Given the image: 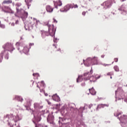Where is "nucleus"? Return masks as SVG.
<instances>
[{"mask_svg":"<svg viewBox=\"0 0 127 127\" xmlns=\"http://www.w3.org/2000/svg\"><path fill=\"white\" fill-rule=\"evenodd\" d=\"M16 13H19V12H20V11H21V10H20L17 7L16 8Z\"/></svg>","mask_w":127,"mask_h":127,"instance_id":"nucleus-32","label":"nucleus"},{"mask_svg":"<svg viewBox=\"0 0 127 127\" xmlns=\"http://www.w3.org/2000/svg\"><path fill=\"white\" fill-rule=\"evenodd\" d=\"M46 9L48 12H52V11H53L54 8L51 6L48 5L46 6Z\"/></svg>","mask_w":127,"mask_h":127,"instance_id":"nucleus-9","label":"nucleus"},{"mask_svg":"<svg viewBox=\"0 0 127 127\" xmlns=\"http://www.w3.org/2000/svg\"><path fill=\"white\" fill-rule=\"evenodd\" d=\"M2 59H3V56H2V53H1L0 55V63L2 62Z\"/></svg>","mask_w":127,"mask_h":127,"instance_id":"nucleus-28","label":"nucleus"},{"mask_svg":"<svg viewBox=\"0 0 127 127\" xmlns=\"http://www.w3.org/2000/svg\"><path fill=\"white\" fill-rule=\"evenodd\" d=\"M114 69L116 72H119V67L118 66H115L114 67Z\"/></svg>","mask_w":127,"mask_h":127,"instance_id":"nucleus-29","label":"nucleus"},{"mask_svg":"<svg viewBox=\"0 0 127 127\" xmlns=\"http://www.w3.org/2000/svg\"><path fill=\"white\" fill-rule=\"evenodd\" d=\"M15 46L17 48L18 50H19V47L20 46V42H17Z\"/></svg>","mask_w":127,"mask_h":127,"instance_id":"nucleus-25","label":"nucleus"},{"mask_svg":"<svg viewBox=\"0 0 127 127\" xmlns=\"http://www.w3.org/2000/svg\"><path fill=\"white\" fill-rule=\"evenodd\" d=\"M53 20H54V22L55 23H57V22H58V21L56 20V19L55 18H53Z\"/></svg>","mask_w":127,"mask_h":127,"instance_id":"nucleus-38","label":"nucleus"},{"mask_svg":"<svg viewBox=\"0 0 127 127\" xmlns=\"http://www.w3.org/2000/svg\"><path fill=\"white\" fill-rule=\"evenodd\" d=\"M53 98V100H54V101H55L56 102H58V101L60 100V98H59V96H58V95L55 94L54 95L52 96Z\"/></svg>","mask_w":127,"mask_h":127,"instance_id":"nucleus-13","label":"nucleus"},{"mask_svg":"<svg viewBox=\"0 0 127 127\" xmlns=\"http://www.w3.org/2000/svg\"><path fill=\"white\" fill-rule=\"evenodd\" d=\"M53 46H54L55 47V48H57V47L55 45H53Z\"/></svg>","mask_w":127,"mask_h":127,"instance_id":"nucleus-48","label":"nucleus"},{"mask_svg":"<svg viewBox=\"0 0 127 127\" xmlns=\"http://www.w3.org/2000/svg\"><path fill=\"white\" fill-rule=\"evenodd\" d=\"M72 5L71 4H68L64 7V11H68L70 8H71Z\"/></svg>","mask_w":127,"mask_h":127,"instance_id":"nucleus-10","label":"nucleus"},{"mask_svg":"<svg viewBox=\"0 0 127 127\" xmlns=\"http://www.w3.org/2000/svg\"><path fill=\"white\" fill-rule=\"evenodd\" d=\"M12 3V0H4L2 2V4H10Z\"/></svg>","mask_w":127,"mask_h":127,"instance_id":"nucleus-12","label":"nucleus"},{"mask_svg":"<svg viewBox=\"0 0 127 127\" xmlns=\"http://www.w3.org/2000/svg\"><path fill=\"white\" fill-rule=\"evenodd\" d=\"M57 3L59 6H62V1L61 0H58L57 2Z\"/></svg>","mask_w":127,"mask_h":127,"instance_id":"nucleus-21","label":"nucleus"},{"mask_svg":"<svg viewBox=\"0 0 127 127\" xmlns=\"http://www.w3.org/2000/svg\"><path fill=\"white\" fill-rule=\"evenodd\" d=\"M93 73V71L92 70H90V71L89 72H85L84 74V76H88V78H84V81H87V80H90V78L91 77V75Z\"/></svg>","mask_w":127,"mask_h":127,"instance_id":"nucleus-7","label":"nucleus"},{"mask_svg":"<svg viewBox=\"0 0 127 127\" xmlns=\"http://www.w3.org/2000/svg\"><path fill=\"white\" fill-rule=\"evenodd\" d=\"M81 77L80 76H78V78L76 79L77 83H79V82H81Z\"/></svg>","mask_w":127,"mask_h":127,"instance_id":"nucleus-30","label":"nucleus"},{"mask_svg":"<svg viewBox=\"0 0 127 127\" xmlns=\"http://www.w3.org/2000/svg\"><path fill=\"white\" fill-rule=\"evenodd\" d=\"M104 5L107 8L111 7V6H112V0H108L105 1L104 3Z\"/></svg>","mask_w":127,"mask_h":127,"instance_id":"nucleus-8","label":"nucleus"},{"mask_svg":"<svg viewBox=\"0 0 127 127\" xmlns=\"http://www.w3.org/2000/svg\"><path fill=\"white\" fill-rule=\"evenodd\" d=\"M88 10H89V11H90V10H90V9H89Z\"/></svg>","mask_w":127,"mask_h":127,"instance_id":"nucleus-57","label":"nucleus"},{"mask_svg":"<svg viewBox=\"0 0 127 127\" xmlns=\"http://www.w3.org/2000/svg\"><path fill=\"white\" fill-rule=\"evenodd\" d=\"M113 75H114V73L112 72L107 73V76H112Z\"/></svg>","mask_w":127,"mask_h":127,"instance_id":"nucleus-31","label":"nucleus"},{"mask_svg":"<svg viewBox=\"0 0 127 127\" xmlns=\"http://www.w3.org/2000/svg\"><path fill=\"white\" fill-rule=\"evenodd\" d=\"M16 6H17L16 7H19V6H21V3H17L16 4Z\"/></svg>","mask_w":127,"mask_h":127,"instance_id":"nucleus-33","label":"nucleus"},{"mask_svg":"<svg viewBox=\"0 0 127 127\" xmlns=\"http://www.w3.org/2000/svg\"><path fill=\"white\" fill-rule=\"evenodd\" d=\"M127 5L123 4L121 6V8H119V10H123V11H127Z\"/></svg>","mask_w":127,"mask_h":127,"instance_id":"nucleus-14","label":"nucleus"},{"mask_svg":"<svg viewBox=\"0 0 127 127\" xmlns=\"http://www.w3.org/2000/svg\"><path fill=\"white\" fill-rule=\"evenodd\" d=\"M114 61L115 62H118V61H119V59L118 58H115L114 59Z\"/></svg>","mask_w":127,"mask_h":127,"instance_id":"nucleus-39","label":"nucleus"},{"mask_svg":"<svg viewBox=\"0 0 127 127\" xmlns=\"http://www.w3.org/2000/svg\"><path fill=\"white\" fill-rule=\"evenodd\" d=\"M1 53L3 56H5V59H8V52L3 51Z\"/></svg>","mask_w":127,"mask_h":127,"instance_id":"nucleus-11","label":"nucleus"},{"mask_svg":"<svg viewBox=\"0 0 127 127\" xmlns=\"http://www.w3.org/2000/svg\"><path fill=\"white\" fill-rule=\"evenodd\" d=\"M13 25H14V24H13Z\"/></svg>","mask_w":127,"mask_h":127,"instance_id":"nucleus-60","label":"nucleus"},{"mask_svg":"<svg viewBox=\"0 0 127 127\" xmlns=\"http://www.w3.org/2000/svg\"><path fill=\"white\" fill-rule=\"evenodd\" d=\"M34 107L36 110H37L38 109H41L42 107L40 106V104H39L38 103H35L34 104Z\"/></svg>","mask_w":127,"mask_h":127,"instance_id":"nucleus-16","label":"nucleus"},{"mask_svg":"<svg viewBox=\"0 0 127 127\" xmlns=\"http://www.w3.org/2000/svg\"><path fill=\"white\" fill-rule=\"evenodd\" d=\"M80 125H82V126H84L85 125V123H84V122H81L80 123Z\"/></svg>","mask_w":127,"mask_h":127,"instance_id":"nucleus-42","label":"nucleus"},{"mask_svg":"<svg viewBox=\"0 0 127 127\" xmlns=\"http://www.w3.org/2000/svg\"><path fill=\"white\" fill-rule=\"evenodd\" d=\"M25 14H26V15H27V14H28L27 12H25Z\"/></svg>","mask_w":127,"mask_h":127,"instance_id":"nucleus-51","label":"nucleus"},{"mask_svg":"<svg viewBox=\"0 0 127 127\" xmlns=\"http://www.w3.org/2000/svg\"><path fill=\"white\" fill-rule=\"evenodd\" d=\"M53 121H54L53 118H51V119H50V118H47V121L50 124H53Z\"/></svg>","mask_w":127,"mask_h":127,"instance_id":"nucleus-20","label":"nucleus"},{"mask_svg":"<svg viewBox=\"0 0 127 127\" xmlns=\"http://www.w3.org/2000/svg\"><path fill=\"white\" fill-rule=\"evenodd\" d=\"M39 20H36V24H38V23H39Z\"/></svg>","mask_w":127,"mask_h":127,"instance_id":"nucleus-43","label":"nucleus"},{"mask_svg":"<svg viewBox=\"0 0 127 127\" xmlns=\"http://www.w3.org/2000/svg\"><path fill=\"white\" fill-rule=\"evenodd\" d=\"M37 87L40 89V91L41 92V89H40V87H39V86H38V85H37Z\"/></svg>","mask_w":127,"mask_h":127,"instance_id":"nucleus-45","label":"nucleus"},{"mask_svg":"<svg viewBox=\"0 0 127 127\" xmlns=\"http://www.w3.org/2000/svg\"><path fill=\"white\" fill-rule=\"evenodd\" d=\"M104 57H105V55H101V58H104Z\"/></svg>","mask_w":127,"mask_h":127,"instance_id":"nucleus-44","label":"nucleus"},{"mask_svg":"<svg viewBox=\"0 0 127 127\" xmlns=\"http://www.w3.org/2000/svg\"><path fill=\"white\" fill-rule=\"evenodd\" d=\"M101 106H106V107H108V105H103V104H102Z\"/></svg>","mask_w":127,"mask_h":127,"instance_id":"nucleus-47","label":"nucleus"},{"mask_svg":"<svg viewBox=\"0 0 127 127\" xmlns=\"http://www.w3.org/2000/svg\"><path fill=\"white\" fill-rule=\"evenodd\" d=\"M82 4H87V2L85 0H83L82 2Z\"/></svg>","mask_w":127,"mask_h":127,"instance_id":"nucleus-37","label":"nucleus"},{"mask_svg":"<svg viewBox=\"0 0 127 127\" xmlns=\"http://www.w3.org/2000/svg\"><path fill=\"white\" fill-rule=\"evenodd\" d=\"M85 85H86V84L85 83V82H83L81 83L82 87H85Z\"/></svg>","mask_w":127,"mask_h":127,"instance_id":"nucleus-36","label":"nucleus"},{"mask_svg":"<svg viewBox=\"0 0 127 127\" xmlns=\"http://www.w3.org/2000/svg\"><path fill=\"white\" fill-rule=\"evenodd\" d=\"M9 120H8V125L9 126H10V125H12L11 127H13V125H14V123L19 121V117L17 115L13 116V115H11L9 116Z\"/></svg>","mask_w":127,"mask_h":127,"instance_id":"nucleus-2","label":"nucleus"},{"mask_svg":"<svg viewBox=\"0 0 127 127\" xmlns=\"http://www.w3.org/2000/svg\"><path fill=\"white\" fill-rule=\"evenodd\" d=\"M31 83H32V85H31V87H32V86H33V84H34V81H31Z\"/></svg>","mask_w":127,"mask_h":127,"instance_id":"nucleus-41","label":"nucleus"},{"mask_svg":"<svg viewBox=\"0 0 127 127\" xmlns=\"http://www.w3.org/2000/svg\"><path fill=\"white\" fill-rule=\"evenodd\" d=\"M23 52L25 54H27L29 52V49L27 47L25 46L23 48Z\"/></svg>","mask_w":127,"mask_h":127,"instance_id":"nucleus-17","label":"nucleus"},{"mask_svg":"<svg viewBox=\"0 0 127 127\" xmlns=\"http://www.w3.org/2000/svg\"><path fill=\"white\" fill-rule=\"evenodd\" d=\"M126 0H121V1L123 2V1H125Z\"/></svg>","mask_w":127,"mask_h":127,"instance_id":"nucleus-50","label":"nucleus"},{"mask_svg":"<svg viewBox=\"0 0 127 127\" xmlns=\"http://www.w3.org/2000/svg\"><path fill=\"white\" fill-rule=\"evenodd\" d=\"M57 109L58 110H59V108H57Z\"/></svg>","mask_w":127,"mask_h":127,"instance_id":"nucleus-56","label":"nucleus"},{"mask_svg":"<svg viewBox=\"0 0 127 127\" xmlns=\"http://www.w3.org/2000/svg\"><path fill=\"white\" fill-rule=\"evenodd\" d=\"M40 84L41 85V87H42V89H43V87H44V86H45V83H44V81H41Z\"/></svg>","mask_w":127,"mask_h":127,"instance_id":"nucleus-26","label":"nucleus"},{"mask_svg":"<svg viewBox=\"0 0 127 127\" xmlns=\"http://www.w3.org/2000/svg\"><path fill=\"white\" fill-rule=\"evenodd\" d=\"M33 123L35 124V127H43V125L41 124H36L34 121H33Z\"/></svg>","mask_w":127,"mask_h":127,"instance_id":"nucleus-23","label":"nucleus"},{"mask_svg":"<svg viewBox=\"0 0 127 127\" xmlns=\"http://www.w3.org/2000/svg\"><path fill=\"white\" fill-rule=\"evenodd\" d=\"M88 13V11H83L82 13V15H83V16H85V15H86V13Z\"/></svg>","mask_w":127,"mask_h":127,"instance_id":"nucleus-34","label":"nucleus"},{"mask_svg":"<svg viewBox=\"0 0 127 127\" xmlns=\"http://www.w3.org/2000/svg\"><path fill=\"white\" fill-rule=\"evenodd\" d=\"M122 127H127V115H123L119 119Z\"/></svg>","mask_w":127,"mask_h":127,"instance_id":"nucleus-4","label":"nucleus"},{"mask_svg":"<svg viewBox=\"0 0 127 127\" xmlns=\"http://www.w3.org/2000/svg\"><path fill=\"white\" fill-rule=\"evenodd\" d=\"M10 10V8L7 6H3L2 11L4 12H8V11Z\"/></svg>","mask_w":127,"mask_h":127,"instance_id":"nucleus-15","label":"nucleus"},{"mask_svg":"<svg viewBox=\"0 0 127 127\" xmlns=\"http://www.w3.org/2000/svg\"><path fill=\"white\" fill-rule=\"evenodd\" d=\"M90 82H92V80H90Z\"/></svg>","mask_w":127,"mask_h":127,"instance_id":"nucleus-59","label":"nucleus"},{"mask_svg":"<svg viewBox=\"0 0 127 127\" xmlns=\"http://www.w3.org/2000/svg\"><path fill=\"white\" fill-rule=\"evenodd\" d=\"M125 102H126V103H127V99H125Z\"/></svg>","mask_w":127,"mask_h":127,"instance_id":"nucleus-49","label":"nucleus"},{"mask_svg":"<svg viewBox=\"0 0 127 127\" xmlns=\"http://www.w3.org/2000/svg\"><path fill=\"white\" fill-rule=\"evenodd\" d=\"M91 63H92V65H98L99 63V61L98 60V57H94V58H92Z\"/></svg>","mask_w":127,"mask_h":127,"instance_id":"nucleus-6","label":"nucleus"},{"mask_svg":"<svg viewBox=\"0 0 127 127\" xmlns=\"http://www.w3.org/2000/svg\"><path fill=\"white\" fill-rule=\"evenodd\" d=\"M21 39H22V37H21Z\"/></svg>","mask_w":127,"mask_h":127,"instance_id":"nucleus-58","label":"nucleus"},{"mask_svg":"<svg viewBox=\"0 0 127 127\" xmlns=\"http://www.w3.org/2000/svg\"><path fill=\"white\" fill-rule=\"evenodd\" d=\"M7 117H8V116L6 115V118H7Z\"/></svg>","mask_w":127,"mask_h":127,"instance_id":"nucleus-54","label":"nucleus"},{"mask_svg":"<svg viewBox=\"0 0 127 127\" xmlns=\"http://www.w3.org/2000/svg\"><path fill=\"white\" fill-rule=\"evenodd\" d=\"M49 33L47 32H43L42 35L43 37H44V36H49L50 35L52 37L55 35V32H56V28L54 26V25H49Z\"/></svg>","mask_w":127,"mask_h":127,"instance_id":"nucleus-1","label":"nucleus"},{"mask_svg":"<svg viewBox=\"0 0 127 127\" xmlns=\"http://www.w3.org/2000/svg\"><path fill=\"white\" fill-rule=\"evenodd\" d=\"M58 106H59L58 104H57V107H58Z\"/></svg>","mask_w":127,"mask_h":127,"instance_id":"nucleus-53","label":"nucleus"},{"mask_svg":"<svg viewBox=\"0 0 127 127\" xmlns=\"http://www.w3.org/2000/svg\"><path fill=\"white\" fill-rule=\"evenodd\" d=\"M83 61L84 62V65L89 66L92 64V58H88L85 61V60H83Z\"/></svg>","mask_w":127,"mask_h":127,"instance_id":"nucleus-5","label":"nucleus"},{"mask_svg":"<svg viewBox=\"0 0 127 127\" xmlns=\"http://www.w3.org/2000/svg\"><path fill=\"white\" fill-rule=\"evenodd\" d=\"M2 48L4 49V51H9L10 52H12L15 50V48L13 47V44L10 43H5L3 45Z\"/></svg>","mask_w":127,"mask_h":127,"instance_id":"nucleus-3","label":"nucleus"},{"mask_svg":"<svg viewBox=\"0 0 127 127\" xmlns=\"http://www.w3.org/2000/svg\"><path fill=\"white\" fill-rule=\"evenodd\" d=\"M15 23L16 24H18V20L16 21Z\"/></svg>","mask_w":127,"mask_h":127,"instance_id":"nucleus-46","label":"nucleus"},{"mask_svg":"<svg viewBox=\"0 0 127 127\" xmlns=\"http://www.w3.org/2000/svg\"><path fill=\"white\" fill-rule=\"evenodd\" d=\"M89 92L91 95H96V91L94 89V88L89 89Z\"/></svg>","mask_w":127,"mask_h":127,"instance_id":"nucleus-18","label":"nucleus"},{"mask_svg":"<svg viewBox=\"0 0 127 127\" xmlns=\"http://www.w3.org/2000/svg\"><path fill=\"white\" fill-rule=\"evenodd\" d=\"M37 122H40L41 121V118L40 117L38 118Z\"/></svg>","mask_w":127,"mask_h":127,"instance_id":"nucleus-40","label":"nucleus"},{"mask_svg":"<svg viewBox=\"0 0 127 127\" xmlns=\"http://www.w3.org/2000/svg\"><path fill=\"white\" fill-rule=\"evenodd\" d=\"M123 114V112H118L117 113H115L114 116H116V117H119L120 115H121Z\"/></svg>","mask_w":127,"mask_h":127,"instance_id":"nucleus-27","label":"nucleus"},{"mask_svg":"<svg viewBox=\"0 0 127 127\" xmlns=\"http://www.w3.org/2000/svg\"><path fill=\"white\" fill-rule=\"evenodd\" d=\"M109 64H106V66H109Z\"/></svg>","mask_w":127,"mask_h":127,"instance_id":"nucleus-55","label":"nucleus"},{"mask_svg":"<svg viewBox=\"0 0 127 127\" xmlns=\"http://www.w3.org/2000/svg\"><path fill=\"white\" fill-rule=\"evenodd\" d=\"M74 106H75V104L73 103H71L70 104L68 105V107L69 108V109H74Z\"/></svg>","mask_w":127,"mask_h":127,"instance_id":"nucleus-22","label":"nucleus"},{"mask_svg":"<svg viewBox=\"0 0 127 127\" xmlns=\"http://www.w3.org/2000/svg\"><path fill=\"white\" fill-rule=\"evenodd\" d=\"M72 5L71 8H78V5L74 4H70Z\"/></svg>","mask_w":127,"mask_h":127,"instance_id":"nucleus-24","label":"nucleus"},{"mask_svg":"<svg viewBox=\"0 0 127 127\" xmlns=\"http://www.w3.org/2000/svg\"><path fill=\"white\" fill-rule=\"evenodd\" d=\"M33 75L34 76V77H35V76H37V77H38V76H39V74L38 73H33Z\"/></svg>","mask_w":127,"mask_h":127,"instance_id":"nucleus-35","label":"nucleus"},{"mask_svg":"<svg viewBox=\"0 0 127 127\" xmlns=\"http://www.w3.org/2000/svg\"><path fill=\"white\" fill-rule=\"evenodd\" d=\"M15 99L17 101H19V102H23V99L20 97V96H16L15 97Z\"/></svg>","mask_w":127,"mask_h":127,"instance_id":"nucleus-19","label":"nucleus"},{"mask_svg":"<svg viewBox=\"0 0 127 127\" xmlns=\"http://www.w3.org/2000/svg\"><path fill=\"white\" fill-rule=\"evenodd\" d=\"M110 78H111V79H113V77H112V76H111Z\"/></svg>","mask_w":127,"mask_h":127,"instance_id":"nucleus-52","label":"nucleus"}]
</instances>
